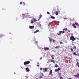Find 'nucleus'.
<instances>
[{
    "instance_id": "1",
    "label": "nucleus",
    "mask_w": 79,
    "mask_h": 79,
    "mask_svg": "<svg viewBox=\"0 0 79 79\" xmlns=\"http://www.w3.org/2000/svg\"><path fill=\"white\" fill-rule=\"evenodd\" d=\"M70 39L71 40H72V41H74V40H76V38L74 36L72 35L70 36Z\"/></svg>"
},
{
    "instance_id": "2",
    "label": "nucleus",
    "mask_w": 79,
    "mask_h": 79,
    "mask_svg": "<svg viewBox=\"0 0 79 79\" xmlns=\"http://www.w3.org/2000/svg\"><path fill=\"white\" fill-rule=\"evenodd\" d=\"M48 69L47 68H45L43 69V72L44 73H45L47 72Z\"/></svg>"
},
{
    "instance_id": "3",
    "label": "nucleus",
    "mask_w": 79,
    "mask_h": 79,
    "mask_svg": "<svg viewBox=\"0 0 79 79\" xmlns=\"http://www.w3.org/2000/svg\"><path fill=\"white\" fill-rule=\"evenodd\" d=\"M23 63L25 65H26V64H29L30 63V61H25Z\"/></svg>"
},
{
    "instance_id": "4",
    "label": "nucleus",
    "mask_w": 79,
    "mask_h": 79,
    "mask_svg": "<svg viewBox=\"0 0 79 79\" xmlns=\"http://www.w3.org/2000/svg\"><path fill=\"white\" fill-rule=\"evenodd\" d=\"M61 69V68H58V69H56L55 70V72H58L59 70H60Z\"/></svg>"
},
{
    "instance_id": "5",
    "label": "nucleus",
    "mask_w": 79,
    "mask_h": 79,
    "mask_svg": "<svg viewBox=\"0 0 79 79\" xmlns=\"http://www.w3.org/2000/svg\"><path fill=\"white\" fill-rule=\"evenodd\" d=\"M31 18V16L29 15H27L26 16V17H24V18H23V19L24 18Z\"/></svg>"
},
{
    "instance_id": "6",
    "label": "nucleus",
    "mask_w": 79,
    "mask_h": 79,
    "mask_svg": "<svg viewBox=\"0 0 79 79\" xmlns=\"http://www.w3.org/2000/svg\"><path fill=\"white\" fill-rule=\"evenodd\" d=\"M26 72H29L30 70H29V69L27 67L26 68Z\"/></svg>"
},
{
    "instance_id": "7",
    "label": "nucleus",
    "mask_w": 79,
    "mask_h": 79,
    "mask_svg": "<svg viewBox=\"0 0 79 79\" xmlns=\"http://www.w3.org/2000/svg\"><path fill=\"white\" fill-rule=\"evenodd\" d=\"M44 50H48L50 49L48 48L47 47H44Z\"/></svg>"
},
{
    "instance_id": "8",
    "label": "nucleus",
    "mask_w": 79,
    "mask_h": 79,
    "mask_svg": "<svg viewBox=\"0 0 79 79\" xmlns=\"http://www.w3.org/2000/svg\"><path fill=\"white\" fill-rule=\"evenodd\" d=\"M74 77H77V78H79V74L74 75Z\"/></svg>"
},
{
    "instance_id": "9",
    "label": "nucleus",
    "mask_w": 79,
    "mask_h": 79,
    "mask_svg": "<svg viewBox=\"0 0 79 79\" xmlns=\"http://www.w3.org/2000/svg\"><path fill=\"white\" fill-rule=\"evenodd\" d=\"M61 33H62V31H60L59 32V33H57V35H59L61 34Z\"/></svg>"
},
{
    "instance_id": "10",
    "label": "nucleus",
    "mask_w": 79,
    "mask_h": 79,
    "mask_svg": "<svg viewBox=\"0 0 79 79\" xmlns=\"http://www.w3.org/2000/svg\"><path fill=\"white\" fill-rule=\"evenodd\" d=\"M50 61L51 62H52L53 63H55V60H54L52 59L50 60Z\"/></svg>"
},
{
    "instance_id": "11",
    "label": "nucleus",
    "mask_w": 79,
    "mask_h": 79,
    "mask_svg": "<svg viewBox=\"0 0 79 79\" xmlns=\"http://www.w3.org/2000/svg\"><path fill=\"white\" fill-rule=\"evenodd\" d=\"M41 15V14H40V17L39 18L38 20H40V19L41 18H42V15Z\"/></svg>"
},
{
    "instance_id": "12",
    "label": "nucleus",
    "mask_w": 79,
    "mask_h": 79,
    "mask_svg": "<svg viewBox=\"0 0 79 79\" xmlns=\"http://www.w3.org/2000/svg\"><path fill=\"white\" fill-rule=\"evenodd\" d=\"M52 70H50V72H49V75H50L51 74H52Z\"/></svg>"
},
{
    "instance_id": "13",
    "label": "nucleus",
    "mask_w": 79,
    "mask_h": 79,
    "mask_svg": "<svg viewBox=\"0 0 79 79\" xmlns=\"http://www.w3.org/2000/svg\"><path fill=\"white\" fill-rule=\"evenodd\" d=\"M34 27V26H30L29 28L30 29H32Z\"/></svg>"
},
{
    "instance_id": "14",
    "label": "nucleus",
    "mask_w": 79,
    "mask_h": 79,
    "mask_svg": "<svg viewBox=\"0 0 79 79\" xmlns=\"http://www.w3.org/2000/svg\"><path fill=\"white\" fill-rule=\"evenodd\" d=\"M72 26L74 27V28H76V27L75 26V24H72Z\"/></svg>"
},
{
    "instance_id": "15",
    "label": "nucleus",
    "mask_w": 79,
    "mask_h": 79,
    "mask_svg": "<svg viewBox=\"0 0 79 79\" xmlns=\"http://www.w3.org/2000/svg\"><path fill=\"white\" fill-rule=\"evenodd\" d=\"M76 65H77V66H78V68H79V62H77V63L76 64Z\"/></svg>"
},
{
    "instance_id": "16",
    "label": "nucleus",
    "mask_w": 79,
    "mask_h": 79,
    "mask_svg": "<svg viewBox=\"0 0 79 79\" xmlns=\"http://www.w3.org/2000/svg\"><path fill=\"white\" fill-rule=\"evenodd\" d=\"M60 48V46H56L55 47V48Z\"/></svg>"
},
{
    "instance_id": "17",
    "label": "nucleus",
    "mask_w": 79,
    "mask_h": 79,
    "mask_svg": "<svg viewBox=\"0 0 79 79\" xmlns=\"http://www.w3.org/2000/svg\"><path fill=\"white\" fill-rule=\"evenodd\" d=\"M68 29V28H64L63 29V31H67V30Z\"/></svg>"
},
{
    "instance_id": "18",
    "label": "nucleus",
    "mask_w": 79,
    "mask_h": 79,
    "mask_svg": "<svg viewBox=\"0 0 79 79\" xmlns=\"http://www.w3.org/2000/svg\"><path fill=\"white\" fill-rule=\"evenodd\" d=\"M38 32H39V30H37L36 31L34 32V33H37Z\"/></svg>"
},
{
    "instance_id": "19",
    "label": "nucleus",
    "mask_w": 79,
    "mask_h": 79,
    "mask_svg": "<svg viewBox=\"0 0 79 79\" xmlns=\"http://www.w3.org/2000/svg\"><path fill=\"white\" fill-rule=\"evenodd\" d=\"M59 77H60V79H63V77L61 76H59Z\"/></svg>"
},
{
    "instance_id": "20",
    "label": "nucleus",
    "mask_w": 79,
    "mask_h": 79,
    "mask_svg": "<svg viewBox=\"0 0 79 79\" xmlns=\"http://www.w3.org/2000/svg\"><path fill=\"white\" fill-rule=\"evenodd\" d=\"M54 56V55H52V56H51V58H52V60H53V59H54V57H53Z\"/></svg>"
},
{
    "instance_id": "21",
    "label": "nucleus",
    "mask_w": 79,
    "mask_h": 79,
    "mask_svg": "<svg viewBox=\"0 0 79 79\" xmlns=\"http://www.w3.org/2000/svg\"><path fill=\"white\" fill-rule=\"evenodd\" d=\"M55 13L56 15H58V11H56V12H55Z\"/></svg>"
},
{
    "instance_id": "22",
    "label": "nucleus",
    "mask_w": 79,
    "mask_h": 79,
    "mask_svg": "<svg viewBox=\"0 0 79 79\" xmlns=\"http://www.w3.org/2000/svg\"><path fill=\"white\" fill-rule=\"evenodd\" d=\"M73 55H75L76 56H77V54H76V53L75 52L73 53Z\"/></svg>"
},
{
    "instance_id": "23",
    "label": "nucleus",
    "mask_w": 79,
    "mask_h": 79,
    "mask_svg": "<svg viewBox=\"0 0 79 79\" xmlns=\"http://www.w3.org/2000/svg\"><path fill=\"white\" fill-rule=\"evenodd\" d=\"M51 18H52V19H55V18L53 16H51Z\"/></svg>"
},
{
    "instance_id": "24",
    "label": "nucleus",
    "mask_w": 79,
    "mask_h": 79,
    "mask_svg": "<svg viewBox=\"0 0 79 79\" xmlns=\"http://www.w3.org/2000/svg\"><path fill=\"white\" fill-rule=\"evenodd\" d=\"M61 73H58V75H59V77L60 76H61Z\"/></svg>"
},
{
    "instance_id": "25",
    "label": "nucleus",
    "mask_w": 79,
    "mask_h": 79,
    "mask_svg": "<svg viewBox=\"0 0 79 79\" xmlns=\"http://www.w3.org/2000/svg\"><path fill=\"white\" fill-rule=\"evenodd\" d=\"M75 24H76V25L77 26H79V24H78V23H75Z\"/></svg>"
},
{
    "instance_id": "26",
    "label": "nucleus",
    "mask_w": 79,
    "mask_h": 79,
    "mask_svg": "<svg viewBox=\"0 0 79 79\" xmlns=\"http://www.w3.org/2000/svg\"><path fill=\"white\" fill-rule=\"evenodd\" d=\"M70 50H71V51H72V52H74V51H73V48H71L70 49Z\"/></svg>"
},
{
    "instance_id": "27",
    "label": "nucleus",
    "mask_w": 79,
    "mask_h": 79,
    "mask_svg": "<svg viewBox=\"0 0 79 79\" xmlns=\"http://www.w3.org/2000/svg\"><path fill=\"white\" fill-rule=\"evenodd\" d=\"M73 48V49H76V46H74V47Z\"/></svg>"
},
{
    "instance_id": "28",
    "label": "nucleus",
    "mask_w": 79,
    "mask_h": 79,
    "mask_svg": "<svg viewBox=\"0 0 79 79\" xmlns=\"http://www.w3.org/2000/svg\"><path fill=\"white\" fill-rule=\"evenodd\" d=\"M42 78V76H40L39 77V79H41Z\"/></svg>"
},
{
    "instance_id": "29",
    "label": "nucleus",
    "mask_w": 79,
    "mask_h": 79,
    "mask_svg": "<svg viewBox=\"0 0 79 79\" xmlns=\"http://www.w3.org/2000/svg\"><path fill=\"white\" fill-rule=\"evenodd\" d=\"M55 66L56 68H57V67H58V65H57V64H55Z\"/></svg>"
},
{
    "instance_id": "30",
    "label": "nucleus",
    "mask_w": 79,
    "mask_h": 79,
    "mask_svg": "<svg viewBox=\"0 0 79 79\" xmlns=\"http://www.w3.org/2000/svg\"><path fill=\"white\" fill-rule=\"evenodd\" d=\"M49 40H50V42H51V41H52V39L51 38L49 39Z\"/></svg>"
},
{
    "instance_id": "31",
    "label": "nucleus",
    "mask_w": 79,
    "mask_h": 79,
    "mask_svg": "<svg viewBox=\"0 0 79 79\" xmlns=\"http://www.w3.org/2000/svg\"><path fill=\"white\" fill-rule=\"evenodd\" d=\"M31 23H34V22H33V21H32V20H31Z\"/></svg>"
},
{
    "instance_id": "32",
    "label": "nucleus",
    "mask_w": 79,
    "mask_h": 79,
    "mask_svg": "<svg viewBox=\"0 0 79 79\" xmlns=\"http://www.w3.org/2000/svg\"><path fill=\"white\" fill-rule=\"evenodd\" d=\"M47 13L48 15H50V12H47Z\"/></svg>"
},
{
    "instance_id": "33",
    "label": "nucleus",
    "mask_w": 79,
    "mask_h": 79,
    "mask_svg": "<svg viewBox=\"0 0 79 79\" xmlns=\"http://www.w3.org/2000/svg\"><path fill=\"white\" fill-rule=\"evenodd\" d=\"M23 5L25 6V3H24V2H23Z\"/></svg>"
},
{
    "instance_id": "34",
    "label": "nucleus",
    "mask_w": 79,
    "mask_h": 79,
    "mask_svg": "<svg viewBox=\"0 0 79 79\" xmlns=\"http://www.w3.org/2000/svg\"><path fill=\"white\" fill-rule=\"evenodd\" d=\"M67 31L68 32H70V30H68Z\"/></svg>"
},
{
    "instance_id": "35",
    "label": "nucleus",
    "mask_w": 79,
    "mask_h": 79,
    "mask_svg": "<svg viewBox=\"0 0 79 79\" xmlns=\"http://www.w3.org/2000/svg\"><path fill=\"white\" fill-rule=\"evenodd\" d=\"M62 33H64L65 32L64 31H63L62 32Z\"/></svg>"
},
{
    "instance_id": "36",
    "label": "nucleus",
    "mask_w": 79,
    "mask_h": 79,
    "mask_svg": "<svg viewBox=\"0 0 79 79\" xmlns=\"http://www.w3.org/2000/svg\"><path fill=\"white\" fill-rule=\"evenodd\" d=\"M20 5H22V2H20Z\"/></svg>"
},
{
    "instance_id": "37",
    "label": "nucleus",
    "mask_w": 79,
    "mask_h": 79,
    "mask_svg": "<svg viewBox=\"0 0 79 79\" xmlns=\"http://www.w3.org/2000/svg\"><path fill=\"white\" fill-rule=\"evenodd\" d=\"M40 70H41V71H42V68H40Z\"/></svg>"
},
{
    "instance_id": "38",
    "label": "nucleus",
    "mask_w": 79,
    "mask_h": 79,
    "mask_svg": "<svg viewBox=\"0 0 79 79\" xmlns=\"http://www.w3.org/2000/svg\"><path fill=\"white\" fill-rule=\"evenodd\" d=\"M63 42H60V44H62Z\"/></svg>"
},
{
    "instance_id": "39",
    "label": "nucleus",
    "mask_w": 79,
    "mask_h": 79,
    "mask_svg": "<svg viewBox=\"0 0 79 79\" xmlns=\"http://www.w3.org/2000/svg\"><path fill=\"white\" fill-rule=\"evenodd\" d=\"M37 66H38V67L40 66V65H39V64H38V65H37Z\"/></svg>"
},
{
    "instance_id": "40",
    "label": "nucleus",
    "mask_w": 79,
    "mask_h": 79,
    "mask_svg": "<svg viewBox=\"0 0 79 79\" xmlns=\"http://www.w3.org/2000/svg\"><path fill=\"white\" fill-rule=\"evenodd\" d=\"M0 36L1 37H3V35H1Z\"/></svg>"
},
{
    "instance_id": "41",
    "label": "nucleus",
    "mask_w": 79,
    "mask_h": 79,
    "mask_svg": "<svg viewBox=\"0 0 79 79\" xmlns=\"http://www.w3.org/2000/svg\"><path fill=\"white\" fill-rule=\"evenodd\" d=\"M40 60H41V59H42V57H41L40 58Z\"/></svg>"
},
{
    "instance_id": "42",
    "label": "nucleus",
    "mask_w": 79,
    "mask_h": 79,
    "mask_svg": "<svg viewBox=\"0 0 79 79\" xmlns=\"http://www.w3.org/2000/svg\"><path fill=\"white\" fill-rule=\"evenodd\" d=\"M77 55L78 56H79V54H78Z\"/></svg>"
},
{
    "instance_id": "43",
    "label": "nucleus",
    "mask_w": 79,
    "mask_h": 79,
    "mask_svg": "<svg viewBox=\"0 0 79 79\" xmlns=\"http://www.w3.org/2000/svg\"><path fill=\"white\" fill-rule=\"evenodd\" d=\"M42 76H44V74L43 73H42Z\"/></svg>"
},
{
    "instance_id": "44",
    "label": "nucleus",
    "mask_w": 79,
    "mask_h": 79,
    "mask_svg": "<svg viewBox=\"0 0 79 79\" xmlns=\"http://www.w3.org/2000/svg\"><path fill=\"white\" fill-rule=\"evenodd\" d=\"M69 79H73L71 78H69Z\"/></svg>"
},
{
    "instance_id": "45",
    "label": "nucleus",
    "mask_w": 79,
    "mask_h": 79,
    "mask_svg": "<svg viewBox=\"0 0 79 79\" xmlns=\"http://www.w3.org/2000/svg\"><path fill=\"white\" fill-rule=\"evenodd\" d=\"M64 19H67V18H65Z\"/></svg>"
},
{
    "instance_id": "46",
    "label": "nucleus",
    "mask_w": 79,
    "mask_h": 79,
    "mask_svg": "<svg viewBox=\"0 0 79 79\" xmlns=\"http://www.w3.org/2000/svg\"><path fill=\"white\" fill-rule=\"evenodd\" d=\"M35 21H37V20H34Z\"/></svg>"
},
{
    "instance_id": "47",
    "label": "nucleus",
    "mask_w": 79,
    "mask_h": 79,
    "mask_svg": "<svg viewBox=\"0 0 79 79\" xmlns=\"http://www.w3.org/2000/svg\"><path fill=\"white\" fill-rule=\"evenodd\" d=\"M56 7H57V8H58V6H56Z\"/></svg>"
},
{
    "instance_id": "48",
    "label": "nucleus",
    "mask_w": 79,
    "mask_h": 79,
    "mask_svg": "<svg viewBox=\"0 0 79 79\" xmlns=\"http://www.w3.org/2000/svg\"><path fill=\"white\" fill-rule=\"evenodd\" d=\"M37 63V64H39V62H38Z\"/></svg>"
},
{
    "instance_id": "49",
    "label": "nucleus",
    "mask_w": 79,
    "mask_h": 79,
    "mask_svg": "<svg viewBox=\"0 0 79 79\" xmlns=\"http://www.w3.org/2000/svg\"><path fill=\"white\" fill-rule=\"evenodd\" d=\"M40 26H42V25H41V24H40Z\"/></svg>"
},
{
    "instance_id": "50",
    "label": "nucleus",
    "mask_w": 79,
    "mask_h": 79,
    "mask_svg": "<svg viewBox=\"0 0 79 79\" xmlns=\"http://www.w3.org/2000/svg\"><path fill=\"white\" fill-rule=\"evenodd\" d=\"M55 41V40H53V41Z\"/></svg>"
},
{
    "instance_id": "51",
    "label": "nucleus",
    "mask_w": 79,
    "mask_h": 79,
    "mask_svg": "<svg viewBox=\"0 0 79 79\" xmlns=\"http://www.w3.org/2000/svg\"><path fill=\"white\" fill-rule=\"evenodd\" d=\"M34 20H35V19H34Z\"/></svg>"
},
{
    "instance_id": "52",
    "label": "nucleus",
    "mask_w": 79,
    "mask_h": 79,
    "mask_svg": "<svg viewBox=\"0 0 79 79\" xmlns=\"http://www.w3.org/2000/svg\"><path fill=\"white\" fill-rule=\"evenodd\" d=\"M36 79H38V78H36Z\"/></svg>"
}]
</instances>
